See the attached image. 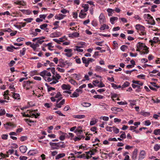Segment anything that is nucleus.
I'll return each mask as SVG.
<instances>
[{
    "instance_id": "f257e3e1",
    "label": "nucleus",
    "mask_w": 160,
    "mask_h": 160,
    "mask_svg": "<svg viewBox=\"0 0 160 160\" xmlns=\"http://www.w3.org/2000/svg\"><path fill=\"white\" fill-rule=\"evenodd\" d=\"M49 144L51 147V149H58L59 148H64L66 145L64 142H59L57 143L50 142Z\"/></svg>"
},
{
    "instance_id": "f03ea898",
    "label": "nucleus",
    "mask_w": 160,
    "mask_h": 160,
    "mask_svg": "<svg viewBox=\"0 0 160 160\" xmlns=\"http://www.w3.org/2000/svg\"><path fill=\"white\" fill-rule=\"evenodd\" d=\"M137 48L138 49L143 50V51L140 52L141 54H147L149 52L148 48L144 43H138L137 45Z\"/></svg>"
},
{
    "instance_id": "7ed1b4c3",
    "label": "nucleus",
    "mask_w": 160,
    "mask_h": 160,
    "mask_svg": "<svg viewBox=\"0 0 160 160\" xmlns=\"http://www.w3.org/2000/svg\"><path fill=\"white\" fill-rule=\"evenodd\" d=\"M136 29L140 35L145 36L146 35V31L144 26L140 24H137L135 26Z\"/></svg>"
},
{
    "instance_id": "20e7f679",
    "label": "nucleus",
    "mask_w": 160,
    "mask_h": 160,
    "mask_svg": "<svg viewBox=\"0 0 160 160\" xmlns=\"http://www.w3.org/2000/svg\"><path fill=\"white\" fill-rule=\"evenodd\" d=\"M99 20L100 24H102L106 22L105 17L103 13L100 14L99 17Z\"/></svg>"
},
{
    "instance_id": "39448f33",
    "label": "nucleus",
    "mask_w": 160,
    "mask_h": 160,
    "mask_svg": "<svg viewBox=\"0 0 160 160\" xmlns=\"http://www.w3.org/2000/svg\"><path fill=\"white\" fill-rule=\"evenodd\" d=\"M40 75L41 76H47L50 77L51 74L50 72H48L46 70H44L41 72L40 74Z\"/></svg>"
},
{
    "instance_id": "423d86ee",
    "label": "nucleus",
    "mask_w": 160,
    "mask_h": 160,
    "mask_svg": "<svg viewBox=\"0 0 160 160\" xmlns=\"http://www.w3.org/2000/svg\"><path fill=\"white\" fill-rule=\"evenodd\" d=\"M146 153L144 151L142 150L140 152L138 157V160H141L145 157Z\"/></svg>"
},
{
    "instance_id": "0eeeda50",
    "label": "nucleus",
    "mask_w": 160,
    "mask_h": 160,
    "mask_svg": "<svg viewBox=\"0 0 160 160\" xmlns=\"http://www.w3.org/2000/svg\"><path fill=\"white\" fill-rule=\"evenodd\" d=\"M72 51L71 49H65L64 50V52H67L65 54V55L68 57H70L72 55Z\"/></svg>"
},
{
    "instance_id": "6e6552de",
    "label": "nucleus",
    "mask_w": 160,
    "mask_h": 160,
    "mask_svg": "<svg viewBox=\"0 0 160 160\" xmlns=\"http://www.w3.org/2000/svg\"><path fill=\"white\" fill-rule=\"evenodd\" d=\"M138 151V150L137 148H136L134 149L132 156V159L135 160L137 158Z\"/></svg>"
},
{
    "instance_id": "1a4fd4ad",
    "label": "nucleus",
    "mask_w": 160,
    "mask_h": 160,
    "mask_svg": "<svg viewBox=\"0 0 160 160\" xmlns=\"http://www.w3.org/2000/svg\"><path fill=\"white\" fill-rule=\"evenodd\" d=\"M82 60L83 63L85 64V66L86 67H88L89 64L88 59H87L85 57H83L82 58Z\"/></svg>"
},
{
    "instance_id": "9d476101",
    "label": "nucleus",
    "mask_w": 160,
    "mask_h": 160,
    "mask_svg": "<svg viewBox=\"0 0 160 160\" xmlns=\"http://www.w3.org/2000/svg\"><path fill=\"white\" fill-rule=\"evenodd\" d=\"M19 149L20 151L22 153H25L27 149V148L26 146H22L20 147Z\"/></svg>"
},
{
    "instance_id": "9b49d317",
    "label": "nucleus",
    "mask_w": 160,
    "mask_h": 160,
    "mask_svg": "<svg viewBox=\"0 0 160 160\" xmlns=\"http://www.w3.org/2000/svg\"><path fill=\"white\" fill-rule=\"evenodd\" d=\"M62 88L63 90H69L71 88V87L68 84H63L62 86Z\"/></svg>"
},
{
    "instance_id": "f8f14e48",
    "label": "nucleus",
    "mask_w": 160,
    "mask_h": 160,
    "mask_svg": "<svg viewBox=\"0 0 160 160\" xmlns=\"http://www.w3.org/2000/svg\"><path fill=\"white\" fill-rule=\"evenodd\" d=\"M65 16V15L62 14H59L58 15H56L55 16V19L58 20H61Z\"/></svg>"
},
{
    "instance_id": "ddd939ff",
    "label": "nucleus",
    "mask_w": 160,
    "mask_h": 160,
    "mask_svg": "<svg viewBox=\"0 0 160 160\" xmlns=\"http://www.w3.org/2000/svg\"><path fill=\"white\" fill-rule=\"evenodd\" d=\"M160 41V40L159 38L157 37H154L153 40H151L150 41V42L152 43V44L153 43H156Z\"/></svg>"
},
{
    "instance_id": "4468645a",
    "label": "nucleus",
    "mask_w": 160,
    "mask_h": 160,
    "mask_svg": "<svg viewBox=\"0 0 160 160\" xmlns=\"http://www.w3.org/2000/svg\"><path fill=\"white\" fill-rule=\"evenodd\" d=\"M118 19V17H113L110 18V20L111 23L112 24H114L115 23V21H117Z\"/></svg>"
},
{
    "instance_id": "2eb2a0df",
    "label": "nucleus",
    "mask_w": 160,
    "mask_h": 160,
    "mask_svg": "<svg viewBox=\"0 0 160 160\" xmlns=\"http://www.w3.org/2000/svg\"><path fill=\"white\" fill-rule=\"evenodd\" d=\"M109 28V27L108 25H107L106 24H104L101 26V27L100 28V29L101 30H104L105 29H108Z\"/></svg>"
},
{
    "instance_id": "dca6fc26",
    "label": "nucleus",
    "mask_w": 160,
    "mask_h": 160,
    "mask_svg": "<svg viewBox=\"0 0 160 160\" xmlns=\"http://www.w3.org/2000/svg\"><path fill=\"white\" fill-rule=\"evenodd\" d=\"M132 82L133 83L137 84V85H138L140 87L142 86L143 84V82H140L139 81L133 80L132 81Z\"/></svg>"
},
{
    "instance_id": "f3484780",
    "label": "nucleus",
    "mask_w": 160,
    "mask_h": 160,
    "mask_svg": "<svg viewBox=\"0 0 160 160\" xmlns=\"http://www.w3.org/2000/svg\"><path fill=\"white\" fill-rule=\"evenodd\" d=\"M79 33L77 32H73L72 33L69 34V36L70 37H78L79 36Z\"/></svg>"
},
{
    "instance_id": "a211bd4d",
    "label": "nucleus",
    "mask_w": 160,
    "mask_h": 160,
    "mask_svg": "<svg viewBox=\"0 0 160 160\" xmlns=\"http://www.w3.org/2000/svg\"><path fill=\"white\" fill-rule=\"evenodd\" d=\"M61 78V76L58 74H56L53 75L52 76V78L53 79L55 80H58L60 79Z\"/></svg>"
},
{
    "instance_id": "6ab92c4d",
    "label": "nucleus",
    "mask_w": 160,
    "mask_h": 160,
    "mask_svg": "<svg viewBox=\"0 0 160 160\" xmlns=\"http://www.w3.org/2000/svg\"><path fill=\"white\" fill-rule=\"evenodd\" d=\"M73 117L74 118H77L79 119H81L84 118L85 117V116L84 115H73Z\"/></svg>"
},
{
    "instance_id": "aec40b11",
    "label": "nucleus",
    "mask_w": 160,
    "mask_h": 160,
    "mask_svg": "<svg viewBox=\"0 0 160 160\" xmlns=\"http://www.w3.org/2000/svg\"><path fill=\"white\" fill-rule=\"evenodd\" d=\"M86 15V13L83 12L82 10L80 12L79 15V17L81 18H84Z\"/></svg>"
},
{
    "instance_id": "412c9836",
    "label": "nucleus",
    "mask_w": 160,
    "mask_h": 160,
    "mask_svg": "<svg viewBox=\"0 0 160 160\" xmlns=\"http://www.w3.org/2000/svg\"><path fill=\"white\" fill-rule=\"evenodd\" d=\"M44 80L48 82H50L52 81V78H50V77L47 76H42Z\"/></svg>"
},
{
    "instance_id": "4be33fe9",
    "label": "nucleus",
    "mask_w": 160,
    "mask_h": 160,
    "mask_svg": "<svg viewBox=\"0 0 160 160\" xmlns=\"http://www.w3.org/2000/svg\"><path fill=\"white\" fill-rule=\"evenodd\" d=\"M44 39H45V37H43L38 38V39L37 42L39 43V44H41L44 42V41L42 40Z\"/></svg>"
},
{
    "instance_id": "5701e85b",
    "label": "nucleus",
    "mask_w": 160,
    "mask_h": 160,
    "mask_svg": "<svg viewBox=\"0 0 160 160\" xmlns=\"http://www.w3.org/2000/svg\"><path fill=\"white\" fill-rule=\"evenodd\" d=\"M26 51V48H23L22 50H20V56H22L25 55Z\"/></svg>"
},
{
    "instance_id": "b1692460",
    "label": "nucleus",
    "mask_w": 160,
    "mask_h": 160,
    "mask_svg": "<svg viewBox=\"0 0 160 160\" xmlns=\"http://www.w3.org/2000/svg\"><path fill=\"white\" fill-rule=\"evenodd\" d=\"M107 11L108 13V15L109 16H111L112 12H114V10L111 8H108Z\"/></svg>"
},
{
    "instance_id": "393cba45",
    "label": "nucleus",
    "mask_w": 160,
    "mask_h": 160,
    "mask_svg": "<svg viewBox=\"0 0 160 160\" xmlns=\"http://www.w3.org/2000/svg\"><path fill=\"white\" fill-rule=\"evenodd\" d=\"M65 156V154L64 153H60L58 154L56 157V159H58L61 158Z\"/></svg>"
},
{
    "instance_id": "a878e982",
    "label": "nucleus",
    "mask_w": 160,
    "mask_h": 160,
    "mask_svg": "<svg viewBox=\"0 0 160 160\" xmlns=\"http://www.w3.org/2000/svg\"><path fill=\"white\" fill-rule=\"evenodd\" d=\"M76 48L74 49L75 50H76L79 52H82L83 51L82 49H80V48H83L82 46H77L76 47Z\"/></svg>"
},
{
    "instance_id": "bb28decb",
    "label": "nucleus",
    "mask_w": 160,
    "mask_h": 160,
    "mask_svg": "<svg viewBox=\"0 0 160 160\" xmlns=\"http://www.w3.org/2000/svg\"><path fill=\"white\" fill-rule=\"evenodd\" d=\"M12 97L15 99H19L20 98L19 94L18 93H13L12 95Z\"/></svg>"
},
{
    "instance_id": "cd10ccee",
    "label": "nucleus",
    "mask_w": 160,
    "mask_h": 160,
    "mask_svg": "<svg viewBox=\"0 0 160 160\" xmlns=\"http://www.w3.org/2000/svg\"><path fill=\"white\" fill-rule=\"evenodd\" d=\"M79 93H78L76 91H75L73 94L70 96L71 98H77L79 96Z\"/></svg>"
},
{
    "instance_id": "c85d7f7f",
    "label": "nucleus",
    "mask_w": 160,
    "mask_h": 160,
    "mask_svg": "<svg viewBox=\"0 0 160 160\" xmlns=\"http://www.w3.org/2000/svg\"><path fill=\"white\" fill-rule=\"evenodd\" d=\"M82 7L84 8L83 12H86L88 11L89 8L88 5V4H85L82 6Z\"/></svg>"
},
{
    "instance_id": "c756f323",
    "label": "nucleus",
    "mask_w": 160,
    "mask_h": 160,
    "mask_svg": "<svg viewBox=\"0 0 160 160\" xmlns=\"http://www.w3.org/2000/svg\"><path fill=\"white\" fill-rule=\"evenodd\" d=\"M84 136H82V135H80L78 136V137H75L74 139V140L75 141H79L81 140V139L82 138H84Z\"/></svg>"
},
{
    "instance_id": "7c9ffc66",
    "label": "nucleus",
    "mask_w": 160,
    "mask_h": 160,
    "mask_svg": "<svg viewBox=\"0 0 160 160\" xmlns=\"http://www.w3.org/2000/svg\"><path fill=\"white\" fill-rule=\"evenodd\" d=\"M63 64L64 66H67L68 67L72 65V63L69 61H66L63 62Z\"/></svg>"
},
{
    "instance_id": "2f4dec72",
    "label": "nucleus",
    "mask_w": 160,
    "mask_h": 160,
    "mask_svg": "<svg viewBox=\"0 0 160 160\" xmlns=\"http://www.w3.org/2000/svg\"><path fill=\"white\" fill-rule=\"evenodd\" d=\"M81 104L82 106L86 107H89L91 105L90 103L88 102H83Z\"/></svg>"
},
{
    "instance_id": "473e14b6",
    "label": "nucleus",
    "mask_w": 160,
    "mask_h": 160,
    "mask_svg": "<svg viewBox=\"0 0 160 160\" xmlns=\"http://www.w3.org/2000/svg\"><path fill=\"white\" fill-rule=\"evenodd\" d=\"M130 83L126 81L125 82L124 84L122 85V88H125L126 87H128L129 86Z\"/></svg>"
},
{
    "instance_id": "72a5a7b5",
    "label": "nucleus",
    "mask_w": 160,
    "mask_h": 160,
    "mask_svg": "<svg viewBox=\"0 0 160 160\" xmlns=\"http://www.w3.org/2000/svg\"><path fill=\"white\" fill-rule=\"evenodd\" d=\"M6 113V111L4 109L2 108L0 110V116L4 115Z\"/></svg>"
},
{
    "instance_id": "f704fd0d",
    "label": "nucleus",
    "mask_w": 160,
    "mask_h": 160,
    "mask_svg": "<svg viewBox=\"0 0 160 160\" xmlns=\"http://www.w3.org/2000/svg\"><path fill=\"white\" fill-rule=\"evenodd\" d=\"M153 133L155 135H160V129L155 130L154 131Z\"/></svg>"
},
{
    "instance_id": "c9c22d12",
    "label": "nucleus",
    "mask_w": 160,
    "mask_h": 160,
    "mask_svg": "<svg viewBox=\"0 0 160 160\" xmlns=\"http://www.w3.org/2000/svg\"><path fill=\"white\" fill-rule=\"evenodd\" d=\"M160 148V145H158V144H155L154 147V150L156 151L158 150Z\"/></svg>"
},
{
    "instance_id": "e433bc0d",
    "label": "nucleus",
    "mask_w": 160,
    "mask_h": 160,
    "mask_svg": "<svg viewBox=\"0 0 160 160\" xmlns=\"http://www.w3.org/2000/svg\"><path fill=\"white\" fill-rule=\"evenodd\" d=\"M81 129V127H78L77 129H76L75 131V132L76 133L78 132L77 134H78V133L81 134V133L82 132V130L80 129Z\"/></svg>"
},
{
    "instance_id": "4c0bfd02",
    "label": "nucleus",
    "mask_w": 160,
    "mask_h": 160,
    "mask_svg": "<svg viewBox=\"0 0 160 160\" xmlns=\"http://www.w3.org/2000/svg\"><path fill=\"white\" fill-rule=\"evenodd\" d=\"M93 98H98L99 99H102L103 98V97L102 95H94Z\"/></svg>"
},
{
    "instance_id": "58836bf2",
    "label": "nucleus",
    "mask_w": 160,
    "mask_h": 160,
    "mask_svg": "<svg viewBox=\"0 0 160 160\" xmlns=\"http://www.w3.org/2000/svg\"><path fill=\"white\" fill-rule=\"evenodd\" d=\"M33 20V18H29L24 19V21H26L28 22H30L32 21Z\"/></svg>"
},
{
    "instance_id": "ea45409f",
    "label": "nucleus",
    "mask_w": 160,
    "mask_h": 160,
    "mask_svg": "<svg viewBox=\"0 0 160 160\" xmlns=\"http://www.w3.org/2000/svg\"><path fill=\"white\" fill-rule=\"evenodd\" d=\"M113 127H107L106 128V129L107 131H109L110 132H111L113 130Z\"/></svg>"
},
{
    "instance_id": "a19ab883",
    "label": "nucleus",
    "mask_w": 160,
    "mask_h": 160,
    "mask_svg": "<svg viewBox=\"0 0 160 160\" xmlns=\"http://www.w3.org/2000/svg\"><path fill=\"white\" fill-rule=\"evenodd\" d=\"M121 133H122V134L120 136V138L122 139H124L126 138V135L125 133L124 132H121Z\"/></svg>"
},
{
    "instance_id": "79ce46f5",
    "label": "nucleus",
    "mask_w": 160,
    "mask_h": 160,
    "mask_svg": "<svg viewBox=\"0 0 160 160\" xmlns=\"http://www.w3.org/2000/svg\"><path fill=\"white\" fill-rule=\"evenodd\" d=\"M152 101L153 102V103H160V99H159L158 98H157L156 100H155L154 99L152 98Z\"/></svg>"
},
{
    "instance_id": "37998d69",
    "label": "nucleus",
    "mask_w": 160,
    "mask_h": 160,
    "mask_svg": "<svg viewBox=\"0 0 160 160\" xmlns=\"http://www.w3.org/2000/svg\"><path fill=\"white\" fill-rule=\"evenodd\" d=\"M24 85L26 86H27L28 87L30 85V84L32 83V82H31L29 81H28L26 82H24Z\"/></svg>"
},
{
    "instance_id": "c03bdc74",
    "label": "nucleus",
    "mask_w": 160,
    "mask_h": 160,
    "mask_svg": "<svg viewBox=\"0 0 160 160\" xmlns=\"http://www.w3.org/2000/svg\"><path fill=\"white\" fill-rule=\"evenodd\" d=\"M48 25L47 24H44L41 25L40 26V27L41 29H45L47 26Z\"/></svg>"
},
{
    "instance_id": "a18cd8bd",
    "label": "nucleus",
    "mask_w": 160,
    "mask_h": 160,
    "mask_svg": "<svg viewBox=\"0 0 160 160\" xmlns=\"http://www.w3.org/2000/svg\"><path fill=\"white\" fill-rule=\"evenodd\" d=\"M96 70L98 71H101L102 70V68L101 67L97 66L96 67Z\"/></svg>"
},
{
    "instance_id": "49530a36",
    "label": "nucleus",
    "mask_w": 160,
    "mask_h": 160,
    "mask_svg": "<svg viewBox=\"0 0 160 160\" xmlns=\"http://www.w3.org/2000/svg\"><path fill=\"white\" fill-rule=\"evenodd\" d=\"M6 125L9 126L10 127H11L12 128H14L16 127V125L15 124L12 123L11 122L7 123H6Z\"/></svg>"
},
{
    "instance_id": "de8ad7c7",
    "label": "nucleus",
    "mask_w": 160,
    "mask_h": 160,
    "mask_svg": "<svg viewBox=\"0 0 160 160\" xmlns=\"http://www.w3.org/2000/svg\"><path fill=\"white\" fill-rule=\"evenodd\" d=\"M113 131L116 134L118 133L119 132V129L116 128V127H113Z\"/></svg>"
},
{
    "instance_id": "09e8293b",
    "label": "nucleus",
    "mask_w": 160,
    "mask_h": 160,
    "mask_svg": "<svg viewBox=\"0 0 160 160\" xmlns=\"http://www.w3.org/2000/svg\"><path fill=\"white\" fill-rule=\"evenodd\" d=\"M53 80L52 82H51L50 83V84H53L56 83L57 82H58V80H55L54 79H53L52 78V80Z\"/></svg>"
},
{
    "instance_id": "8fccbe9b",
    "label": "nucleus",
    "mask_w": 160,
    "mask_h": 160,
    "mask_svg": "<svg viewBox=\"0 0 160 160\" xmlns=\"http://www.w3.org/2000/svg\"><path fill=\"white\" fill-rule=\"evenodd\" d=\"M100 118V119H102L104 121H108L109 120V118L106 116L101 117Z\"/></svg>"
},
{
    "instance_id": "3c124183",
    "label": "nucleus",
    "mask_w": 160,
    "mask_h": 160,
    "mask_svg": "<svg viewBox=\"0 0 160 160\" xmlns=\"http://www.w3.org/2000/svg\"><path fill=\"white\" fill-rule=\"evenodd\" d=\"M2 30L4 32H11L12 31V30L10 28H5Z\"/></svg>"
},
{
    "instance_id": "603ef678",
    "label": "nucleus",
    "mask_w": 160,
    "mask_h": 160,
    "mask_svg": "<svg viewBox=\"0 0 160 160\" xmlns=\"http://www.w3.org/2000/svg\"><path fill=\"white\" fill-rule=\"evenodd\" d=\"M144 124L146 126H148L150 125L151 124V122L149 120H146L144 122Z\"/></svg>"
},
{
    "instance_id": "864d4df0",
    "label": "nucleus",
    "mask_w": 160,
    "mask_h": 160,
    "mask_svg": "<svg viewBox=\"0 0 160 160\" xmlns=\"http://www.w3.org/2000/svg\"><path fill=\"white\" fill-rule=\"evenodd\" d=\"M75 91L78 93H79V95L82 93V90L79 88H78Z\"/></svg>"
},
{
    "instance_id": "5fc2aeb1",
    "label": "nucleus",
    "mask_w": 160,
    "mask_h": 160,
    "mask_svg": "<svg viewBox=\"0 0 160 160\" xmlns=\"http://www.w3.org/2000/svg\"><path fill=\"white\" fill-rule=\"evenodd\" d=\"M72 84H73L74 85H77V83L74 80L71 79L69 81Z\"/></svg>"
},
{
    "instance_id": "6e6d98bb",
    "label": "nucleus",
    "mask_w": 160,
    "mask_h": 160,
    "mask_svg": "<svg viewBox=\"0 0 160 160\" xmlns=\"http://www.w3.org/2000/svg\"><path fill=\"white\" fill-rule=\"evenodd\" d=\"M74 75L75 78L77 80H78L80 79V75L75 74Z\"/></svg>"
},
{
    "instance_id": "4d7b16f0",
    "label": "nucleus",
    "mask_w": 160,
    "mask_h": 160,
    "mask_svg": "<svg viewBox=\"0 0 160 160\" xmlns=\"http://www.w3.org/2000/svg\"><path fill=\"white\" fill-rule=\"evenodd\" d=\"M56 69L58 70L59 72H63L65 71V70L64 69H62V68H61L59 67H57L56 68Z\"/></svg>"
},
{
    "instance_id": "13d9d810",
    "label": "nucleus",
    "mask_w": 160,
    "mask_h": 160,
    "mask_svg": "<svg viewBox=\"0 0 160 160\" xmlns=\"http://www.w3.org/2000/svg\"><path fill=\"white\" fill-rule=\"evenodd\" d=\"M55 113H57L58 114L59 116H65V115H63L61 111H56L55 112Z\"/></svg>"
},
{
    "instance_id": "bf43d9fd",
    "label": "nucleus",
    "mask_w": 160,
    "mask_h": 160,
    "mask_svg": "<svg viewBox=\"0 0 160 160\" xmlns=\"http://www.w3.org/2000/svg\"><path fill=\"white\" fill-rule=\"evenodd\" d=\"M75 61L78 64H80L81 63V61L80 58L76 57L75 58Z\"/></svg>"
},
{
    "instance_id": "052dcab7",
    "label": "nucleus",
    "mask_w": 160,
    "mask_h": 160,
    "mask_svg": "<svg viewBox=\"0 0 160 160\" xmlns=\"http://www.w3.org/2000/svg\"><path fill=\"white\" fill-rule=\"evenodd\" d=\"M142 114L145 116H149L150 113L148 112H142Z\"/></svg>"
},
{
    "instance_id": "680f3d73",
    "label": "nucleus",
    "mask_w": 160,
    "mask_h": 160,
    "mask_svg": "<svg viewBox=\"0 0 160 160\" xmlns=\"http://www.w3.org/2000/svg\"><path fill=\"white\" fill-rule=\"evenodd\" d=\"M123 51H124L127 48V46L125 45H122L120 48Z\"/></svg>"
},
{
    "instance_id": "e2e57ef3",
    "label": "nucleus",
    "mask_w": 160,
    "mask_h": 160,
    "mask_svg": "<svg viewBox=\"0 0 160 160\" xmlns=\"http://www.w3.org/2000/svg\"><path fill=\"white\" fill-rule=\"evenodd\" d=\"M27 138L26 136H23L21 137L20 140L22 141H24L27 140Z\"/></svg>"
},
{
    "instance_id": "0e129e2a",
    "label": "nucleus",
    "mask_w": 160,
    "mask_h": 160,
    "mask_svg": "<svg viewBox=\"0 0 160 160\" xmlns=\"http://www.w3.org/2000/svg\"><path fill=\"white\" fill-rule=\"evenodd\" d=\"M132 88H139V89L141 88L138 85H137L135 84L134 83L132 84Z\"/></svg>"
},
{
    "instance_id": "69168bd1",
    "label": "nucleus",
    "mask_w": 160,
    "mask_h": 160,
    "mask_svg": "<svg viewBox=\"0 0 160 160\" xmlns=\"http://www.w3.org/2000/svg\"><path fill=\"white\" fill-rule=\"evenodd\" d=\"M92 24L94 27H96L98 25V23L96 21H93L92 22Z\"/></svg>"
},
{
    "instance_id": "338daca9",
    "label": "nucleus",
    "mask_w": 160,
    "mask_h": 160,
    "mask_svg": "<svg viewBox=\"0 0 160 160\" xmlns=\"http://www.w3.org/2000/svg\"><path fill=\"white\" fill-rule=\"evenodd\" d=\"M8 135L7 134H3L1 137L3 139H7Z\"/></svg>"
},
{
    "instance_id": "774afa93",
    "label": "nucleus",
    "mask_w": 160,
    "mask_h": 160,
    "mask_svg": "<svg viewBox=\"0 0 160 160\" xmlns=\"http://www.w3.org/2000/svg\"><path fill=\"white\" fill-rule=\"evenodd\" d=\"M15 62L14 61L12 60L9 64V65L10 67H11L14 65L15 63Z\"/></svg>"
}]
</instances>
